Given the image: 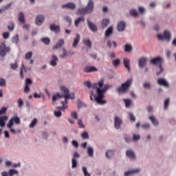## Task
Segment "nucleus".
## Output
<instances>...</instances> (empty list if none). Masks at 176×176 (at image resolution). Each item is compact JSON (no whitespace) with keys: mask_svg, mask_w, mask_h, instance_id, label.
<instances>
[{"mask_svg":"<svg viewBox=\"0 0 176 176\" xmlns=\"http://www.w3.org/2000/svg\"><path fill=\"white\" fill-rule=\"evenodd\" d=\"M61 91H63V94H60V92H57L56 95L52 96V101L56 102L58 98H65V100H74L75 98V93L69 94V89L67 88L65 86L60 87Z\"/></svg>","mask_w":176,"mask_h":176,"instance_id":"f257e3e1","label":"nucleus"},{"mask_svg":"<svg viewBox=\"0 0 176 176\" xmlns=\"http://www.w3.org/2000/svg\"><path fill=\"white\" fill-rule=\"evenodd\" d=\"M109 87H112V86L105 85L102 89L97 88V96H95V101L98 104H100V105H105L107 104V101L104 100V97H105L104 94Z\"/></svg>","mask_w":176,"mask_h":176,"instance_id":"f03ea898","label":"nucleus"},{"mask_svg":"<svg viewBox=\"0 0 176 176\" xmlns=\"http://www.w3.org/2000/svg\"><path fill=\"white\" fill-rule=\"evenodd\" d=\"M133 83V78L128 79L125 82L122 83L117 89L116 91L118 94H124L127 93Z\"/></svg>","mask_w":176,"mask_h":176,"instance_id":"7ed1b4c3","label":"nucleus"},{"mask_svg":"<svg viewBox=\"0 0 176 176\" xmlns=\"http://www.w3.org/2000/svg\"><path fill=\"white\" fill-rule=\"evenodd\" d=\"M163 58L160 56H157L156 58H153V59L151 60L150 64H152L153 65H159L160 70L157 72V76L162 74L163 72V67H162V64H163Z\"/></svg>","mask_w":176,"mask_h":176,"instance_id":"20e7f679","label":"nucleus"},{"mask_svg":"<svg viewBox=\"0 0 176 176\" xmlns=\"http://www.w3.org/2000/svg\"><path fill=\"white\" fill-rule=\"evenodd\" d=\"M21 122V121L20 120V118L17 116L11 118L7 124V127L9 129L10 133H12V134H16V130L12 127H13L14 123H15V124H20Z\"/></svg>","mask_w":176,"mask_h":176,"instance_id":"39448f33","label":"nucleus"},{"mask_svg":"<svg viewBox=\"0 0 176 176\" xmlns=\"http://www.w3.org/2000/svg\"><path fill=\"white\" fill-rule=\"evenodd\" d=\"M10 47L6 46L5 43H1L0 44V57L5 58L6 54L10 53Z\"/></svg>","mask_w":176,"mask_h":176,"instance_id":"423d86ee","label":"nucleus"},{"mask_svg":"<svg viewBox=\"0 0 176 176\" xmlns=\"http://www.w3.org/2000/svg\"><path fill=\"white\" fill-rule=\"evenodd\" d=\"M157 38L160 41H163V39H166L168 42H170V39H171V32L168 30H165L164 32V34H157Z\"/></svg>","mask_w":176,"mask_h":176,"instance_id":"0eeeda50","label":"nucleus"},{"mask_svg":"<svg viewBox=\"0 0 176 176\" xmlns=\"http://www.w3.org/2000/svg\"><path fill=\"white\" fill-rule=\"evenodd\" d=\"M79 157H80V154H79L78 151H74L72 159V168H76V167H78V161H76V160L79 159Z\"/></svg>","mask_w":176,"mask_h":176,"instance_id":"6e6552de","label":"nucleus"},{"mask_svg":"<svg viewBox=\"0 0 176 176\" xmlns=\"http://www.w3.org/2000/svg\"><path fill=\"white\" fill-rule=\"evenodd\" d=\"M122 124H123V120H122V118H119V116H116L114 117V127H115V129H116V130L120 129Z\"/></svg>","mask_w":176,"mask_h":176,"instance_id":"1a4fd4ad","label":"nucleus"},{"mask_svg":"<svg viewBox=\"0 0 176 176\" xmlns=\"http://www.w3.org/2000/svg\"><path fill=\"white\" fill-rule=\"evenodd\" d=\"M87 26L89 27V29L92 32H97L98 31V28H97V25L94 24L93 22L90 21V19H87Z\"/></svg>","mask_w":176,"mask_h":176,"instance_id":"9d476101","label":"nucleus"},{"mask_svg":"<svg viewBox=\"0 0 176 176\" xmlns=\"http://www.w3.org/2000/svg\"><path fill=\"white\" fill-rule=\"evenodd\" d=\"M45 15H42V14L37 15L36 16V20H35L36 25H38V26L42 25V24H43V23L45 22Z\"/></svg>","mask_w":176,"mask_h":176,"instance_id":"9b49d317","label":"nucleus"},{"mask_svg":"<svg viewBox=\"0 0 176 176\" xmlns=\"http://www.w3.org/2000/svg\"><path fill=\"white\" fill-rule=\"evenodd\" d=\"M85 8L88 11L89 14L93 13V10H94V1L93 0H89Z\"/></svg>","mask_w":176,"mask_h":176,"instance_id":"f8f14e48","label":"nucleus"},{"mask_svg":"<svg viewBox=\"0 0 176 176\" xmlns=\"http://www.w3.org/2000/svg\"><path fill=\"white\" fill-rule=\"evenodd\" d=\"M50 31H52V32H55V34H60V32H61L60 25H56V24H51L50 25Z\"/></svg>","mask_w":176,"mask_h":176,"instance_id":"ddd939ff","label":"nucleus"},{"mask_svg":"<svg viewBox=\"0 0 176 176\" xmlns=\"http://www.w3.org/2000/svg\"><path fill=\"white\" fill-rule=\"evenodd\" d=\"M23 71L24 72H25V74H27V71H31V67L25 68V66H24V63L21 64V68L19 74L21 79H24V74L23 73Z\"/></svg>","mask_w":176,"mask_h":176,"instance_id":"4468645a","label":"nucleus"},{"mask_svg":"<svg viewBox=\"0 0 176 176\" xmlns=\"http://www.w3.org/2000/svg\"><path fill=\"white\" fill-rule=\"evenodd\" d=\"M98 69L94 66H87L84 68V72L86 74H90V72H97Z\"/></svg>","mask_w":176,"mask_h":176,"instance_id":"2eb2a0df","label":"nucleus"},{"mask_svg":"<svg viewBox=\"0 0 176 176\" xmlns=\"http://www.w3.org/2000/svg\"><path fill=\"white\" fill-rule=\"evenodd\" d=\"M63 9H70L71 10H75L76 9V5L74 3H67L62 6Z\"/></svg>","mask_w":176,"mask_h":176,"instance_id":"dca6fc26","label":"nucleus"},{"mask_svg":"<svg viewBox=\"0 0 176 176\" xmlns=\"http://www.w3.org/2000/svg\"><path fill=\"white\" fill-rule=\"evenodd\" d=\"M13 5V2H11L8 4H6V6L1 7L0 8V14H2L3 13H5L6 10H9L12 8V6Z\"/></svg>","mask_w":176,"mask_h":176,"instance_id":"f3484780","label":"nucleus"},{"mask_svg":"<svg viewBox=\"0 0 176 176\" xmlns=\"http://www.w3.org/2000/svg\"><path fill=\"white\" fill-rule=\"evenodd\" d=\"M157 83L160 86H164V87H170V85L168 84V82H167V80H166V79H164V78H158Z\"/></svg>","mask_w":176,"mask_h":176,"instance_id":"a211bd4d","label":"nucleus"},{"mask_svg":"<svg viewBox=\"0 0 176 176\" xmlns=\"http://www.w3.org/2000/svg\"><path fill=\"white\" fill-rule=\"evenodd\" d=\"M65 43V41H64V39L60 38L58 40V41L56 43V44L53 47L54 50H57L58 49H60V47H62L63 45Z\"/></svg>","mask_w":176,"mask_h":176,"instance_id":"6ab92c4d","label":"nucleus"},{"mask_svg":"<svg viewBox=\"0 0 176 176\" xmlns=\"http://www.w3.org/2000/svg\"><path fill=\"white\" fill-rule=\"evenodd\" d=\"M146 63H148V58L146 57H142L139 59V66L140 68H143L146 65Z\"/></svg>","mask_w":176,"mask_h":176,"instance_id":"aec40b11","label":"nucleus"},{"mask_svg":"<svg viewBox=\"0 0 176 176\" xmlns=\"http://www.w3.org/2000/svg\"><path fill=\"white\" fill-rule=\"evenodd\" d=\"M125 28L126 23H124V21H120V23H118L117 25V30L119 32H122V31L125 30Z\"/></svg>","mask_w":176,"mask_h":176,"instance_id":"412c9836","label":"nucleus"},{"mask_svg":"<svg viewBox=\"0 0 176 176\" xmlns=\"http://www.w3.org/2000/svg\"><path fill=\"white\" fill-rule=\"evenodd\" d=\"M52 59L50 60V65L52 67H56L57 66V61H58V58H57V56L56 55H52Z\"/></svg>","mask_w":176,"mask_h":176,"instance_id":"4be33fe9","label":"nucleus"},{"mask_svg":"<svg viewBox=\"0 0 176 176\" xmlns=\"http://www.w3.org/2000/svg\"><path fill=\"white\" fill-rule=\"evenodd\" d=\"M8 120V116L0 117V127H5L6 121Z\"/></svg>","mask_w":176,"mask_h":176,"instance_id":"5701e85b","label":"nucleus"},{"mask_svg":"<svg viewBox=\"0 0 176 176\" xmlns=\"http://www.w3.org/2000/svg\"><path fill=\"white\" fill-rule=\"evenodd\" d=\"M80 41V36L79 34H76V38H74V42L72 44V47L74 49L76 48V47L78 46V43H79Z\"/></svg>","mask_w":176,"mask_h":176,"instance_id":"b1692460","label":"nucleus"},{"mask_svg":"<svg viewBox=\"0 0 176 176\" xmlns=\"http://www.w3.org/2000/svg\"><path fill=\"white\" fill-rule=\"evenodd\" d=\"M87 155L89 157H94V148L92 146H89L87 149Z\"/></svg>","mask_w":176,"mask_h":176,"instance_id":"393cba45","label":"nucleus"},{"mask_svg":"<svg viewBox=\"0 0 176 176\" xmlns=\"http://www.w3.org/2000/svg\"><path fill=\"white\" fill-rule=\"evenodd\" d=\"M18 20L19 23H21V24L25 23L24 12H19L18 14Z\"/></svg>","mask_w":176,"mask_h":176,"instance_id":"a878e982","label":"nucleus"},{"mask_svg":"<svg viewBox=\"0 0 176 176\" xmlns=\"http://www.w3.org/2000/svg\"><path fill=\"white\" fill-rule=\"evenodd\" d=\"M112 32H113V28L111 26L106 30L104 36L106 38H109Z\"/></svg>","mask_w":176,"mask_h":176,"instance_id":"bb28decb","label":"nucleus"},{"mask_svg":"<svg viewBox=\"0 0 176 176\" xmlns=\"http://www.w3.org/2000/svg\"><path fill=\"white\" fill-rule=\"evenodd\" d=\"M109 25V19H103L101 21L102 28H107V26Z\"/></svg>","mask_w":176,"mask_h":176,"instance_id":"cd10ccee","label":"nucleus"},{"mask_svg":"<svg viewBox=\"0 0 176 176\" xmlns=\"http://www.w3.org/2000/svg\"><path fill=\"white\" fill-rule=\"evenodd\" d=\"M85 21V17L83 16H79L77 19L75 20L74 21V25L76 27H78L80 23H83Z\"/></svg>","mask_w":176,"mask_h":176,"instance_id":"c85d7f7f","label":"nucleus"},{"mask_svg":"<svg viewBox=\"0 0 176 176\" xmlns=\"http://www.w3.org/2000/svg\"><path fill=\"white\" fill-rule=\"evenodd\" d=\"M149 120L153 123V124H154V126H159V121H157L155 116H150Z\"/></svg>","mask_w":176,"mask_h":176,"instance_id":"c756f323","label":"nucleus"},{"mask_svg":"<svg viewBox=\"0 0 176 176\" xmlns=\"http://www.w3.org/2000/svg\"><path fill=\"white\" fill-rule=\"evenodd\" d=\"M77 12L81 16H83V15L86 14L87 13H89V12L87 11L86 7L85 8H78Z\"/></svg>","mask_w":176,"mask_h":176,"instance_id":"7c9ffc66","label":"nucleus"},{"mask_svg":"<svg viewBox=\"0 0 176 176\" xmlns=\"http://www.w3.org/2000/svg\"><path fill=\"white\" fill-rule=\"evenodd\" d=\"M123 64L125 67V68H126L128 69V71H129L130 69V60H129L127 58H124L123 60Z\"/></svg>","mask_w":176,"mask_h":176,"instance_id":"2f4dec72","label":"nucleus"},{"mask_svg":"<svg viewBox=\"0 0 176 176\" xmlns=\"http://www.w3.org/2000/svg\"><path fill=\"white\" fill-rule=\"evenodd\" d=\"M77 124L79 129H86V126L85 125V124H83V120H82V119H78Z\"/></svg>","mask_w":176,"mask_h":176,"instance_id":"473e14b6","label":"nucleus"},{"mask_svg":"<svg viewBox=\"0 0 176 176\" xmlns=\"http://www.w3.org/2000/svg\"><path fill=\"white\" fill-rule=\"evenodd\" d=\"M114 153H114L113 150H109L106 152V154H105L106 157L107 159H111V157H112V156H113Z\"/></svg>","mask_w":176,"mask_h":176,"instance_id":"72a5a7b5","label":"nucleus"},{"mask_svg":"<svg viewBox=\"0 0 176 176\" xmlns=\"http://www.w3.org/2000/svg\"><path fill=\"white\" fill-rule=\"evenodd\" d=\"M37 123H38V119L34 118L33 120H32V122H30L29 127L30 129H32V128L35 127V126H36Z\"/></svg>","mask_w":176,"mask_h":176,"instance_id":"f704fd0d","label":"nucleus"},{"mask_svg":"<svg viewBox=\"0 0 176 176\" xmlns=\"http://www.w3.org/2000/svg\"><path fill=\"white\" fill-rule=\"evenodd\" d=\"M64 19L69 23L68 27H71V25H72V19L71 16L66 15L64 16Z\"/></svg>","mask_w":176,"mask_h":176,"instance_id":"c9c22d12","label":"nucleus"},{"mask_svg":"<svg viewBox=\"0 0 176 176\" xmlns=\"http://www.w3.org/2000/svg\"><path fill=\"white\" fill-rule=\"evenodd\" d=\"M41 42H42L43 43H44L46 45H50V38H49L47 37L43 38L41 39Z\"/></svg>","mask_w":176,"mask_h":176,"instance_id":"e433bc0d","label":"nucleus"},{"mask_svg":"<svg viewBox=\"0 0 176 176\" xmlns=\"http://www.w3.org/2000/svg\"><path fill=\"white\" fill-rule=\"evenodd\" d=\"M82 170L84 176H91V174H90L87 171V168L86 166H82Z\"/></svg>","mask_w":176,"mask_h":176,"instance_id":"4c0bfd02","label":"nucleus"},{"mask_svg":"<svg viewBox=\"0 0 176 176\" xmlns=\"http://www.w3.org/2000/svg\"><path fill=\"white\" fill-rule=\"evenodd\" d=\"M17 174H19V171L15 169H10L8 171L9 176H13Z\"/></svg>","mask_w":176,"mask_h":176,"instance_id":"58836bf2","label":"nucleus"},{"mask_svg":"<svg viewBox=\"0 0 176 176\" xmlns=\"http://www.w3.org/2000/svg\"><path fill=\"white\" fill-rule=\"evenodd\" d=\"M123 101L125 104L126 108H130V106L131 105V100H130V99H123Z\"/></svg>","mask_w":176,"mask_h":176,"instance_id":"ea45409f","label":"nucleus"},{"mask_svg":"<svg viewBox=\"0 0 176 176\" xmlns=\"http://www.w3.org/2000/svg\"><path fill=\"white\" fill-rule=\"evenodd\" d=\"M83 43L85 45V46H87V47L88 49H91V41H90L89 39L84 40L83 41Z\"/></svg>","mask_w":176,"mask_h":176,"instance_id":"a19ab883","label":"nucleus"},{"mask_svg":"<svg viewBox=\"0 0 176 176\" xmlns=\"http://www.w3.org/2000/svg\"><path fill=\"white\" fill-rule=\"evenodd\" d=\"M12 43H15V45H19V34L12 38Z\"/></svg>","mask_w":176,"mask_h":176,"instance_id":"79ce46f5","label":"nucleus"},{"mask_svg":"<svg viewBox=\"0 0 176 176\" xmlns=\"http://www.w3.org/2000/svg\"><path fill=\"white\" fill-rule=\"evenodd\" d=\"M81 138L82 140H89V133L87 131H84L81 133Z\"/></svg>","mask_w":176,"mask_h":176,"instance_id":"37998d69","label":"nucleus"},{"mask_svg":"<svg viewBox=\"0 0 176 176\" xmlns=\"http://www.w3.org/2000/svg\"><path fill=\"white\" fill-rule=\"evenodd\" d=\"M126 156L129 159H133V151L132 150H127L126 151Z\"/></svg>","mask_w":176,"mask_h":176,"instance_id":"c03bdc74","label":"nucleus"},{"mask_svg":"<svg viewBox=\"0 0 176 176\" xmlns=\"http://www.w3.org/2000/svg\"><path fill=\"white\" fill-rule=\"evenodd\" d=\"M60 104H62V107H59V109H67V106H65V104H68V99H65V102L62 101L60 102Z\"/></svg>","mask_w":176,"mask_h":176,"instance_id":"a18cd8bd","label":"nucleus"},{"mask_svg":"<svg viewBox=\"0 0 176 176\" xmlns=\"http://www.w3.org/2000/svg\"><path fill=\"white\" fill-rule=\"evenodd\" d=\"M124 139L125 140V142H126L127 144H130V142H131L132 141L131 138L129 135H125L124 136Z\"/></svg>","mask_w":176,"mask_h":176,"instance_id":"49530a36","label":"nucleus"},{"mask_svg":"<svg viewBox=\"0 0 176 176\" xmlns=\"http://www.w3.org/2000/svg\"><path fill=\"white\" fill-rule=\"evenodd\" d=\"M131 51V45H129V44H126L124 46V52L126 53H129Z\"/></svg>","mask_w":176,"mask_h":176,"instance_id":"de8ad7c7","label":"nucleus"},{"mask_svg":"<svg viewBox=\"0 0 176 176\" xmlns=\"http://www.w3.org/2000/svg\"><path fill=\"white\" fill-rule=\"evenodd\" d=\"M23 105H24V101L22 98H19L18 100V108H23Z\"/></svg>","mask_w":176,"mask_h":176,"instance_id":"09e8293b","label":"nucleus"},{"mask_svg":"<svg viewBox=\"0 0 176 176\" xmlns=\"http://www.w3.org/2000/svg\"><path fill=\"white\" fill-rule=\"evenodd\" d=\"M77 104H78V108L79 109L83 108V107H86V104L83 102L80 101V100H78Z\"/></svg>","mask_w":176,"mask_h":176,"instance_id":"8fccbe9b","label":"nucleus"},{"mask_svg":"<svg viewBox=\"0 0 176 176\" xmlns=\"http://www.w3.org/2000/svg\"><path fill=\"white\" fill-rule=\"evenodd\" d=\"M67 56H68L67 50H65V48H63V54L60 56V58H65V57H67Z\"/></svg>","mask_w":176,"mask_h":176,"instance_id":"3c124183","label":"nucleus"},{"mask_svg":"<svg viewBox=\"0 0 176 176\" xmlns=\"http://www.w3.org/2000/svg\"><path fill=\"white\" fill-rule=\"evenodd\" d=\"M11 69H13L15 71L16 68H19V65L17 64V62H15L14 63L10 64Z\"/></svg>","mask_w":176,"mask_h":176,"instance_id":"603ef678","label":"nucleus"},{"mask_svg":"<svg viewBox=\"0 0 176 176\" xmlns=\"http://www.w3.org/2000/svg\"><path fill=\"white\" fill-rule=\"evenodd\" d=\"M31 57H32V52H29L26 53L25 55V60H30V58H31Z\"/></svg>","mask_w":176,"mask_h":176,"instance_id":"864d4df0","label":"nucleus"},{"mask_svg":"<svg viewBox=\"0 0 176 176\" xmlns=\"http://www.w3.org/2000/svg\"><path fill=\"white\" fill-rule=\"evenodd\" d=\"M54 115L56 116V118H61L63 113H61L60 111H55Z\"/></svg>","mask_w":176,"mask_h":176,"instance_id":"5fc2aeb1","label":"nucleus"},{"mask_svg":"<svg viewBox=\"0 0 176 176\" xmlns=\"http://www.w3.org/2000/svg\"><path fill=\"white\" fill-rule=\"evenodd\" d=\"M168 105H170L169 98L166 99L164 102V109H167V108H168Z\"/></svg>","mask_w":176,"mask_h":176,"instance_id":"6e6d98bb","label":"nucleus"},{"mask_svg":"<svg viewBox=\"0 0 176 176\" xmlns=\"http://www.w3.org/2000/svg\"><path fill=\"white\" fill-rule=\"evenodd\" d=\"M98 89H101L102 86H104V78H102L100 81L98 82Z\"/></svg>","mask_w":176,"mask_h":176,"instance_id":"4d7b16f0","label":"nucleus"},{"mask_svg":"<svg viewBox=\"0 0 176 176\" xmlns=\"http://www.w3.org/2000/svg\"><path fill=\"white\" fill-rule=\"evenodd\" d=\"M124 176H131L133 175V170H129L127 171H125L124 173Z\"/></svg>","mask_w":176,"mask_h":176,"instance_id":"13d9d810","label":"nucleus"},{"mask_svg":"<svg viewBox=\"0 0 176 176\" xmlns=\"http://www.w3.org/2000/svg\"><path fill=\"white\" fill-rule=\"evenodd\" d=\"M71 116L72 118H73V119H75L78 120V113L76 111H73L72 113H71Z\"/></svg>","mask_w":176,"mask_h":176,"instance_id":"bf43d9fd","label":"nucleus"},{"mask_svg":"<svg viewBox=\"0 0 176 176\" xmlns=\"http://www.w3.org/2000/svg\"><path fill=\"white\" fill-rule=\"evenodd\" d=\"M6 111H8V108L6 107H2L1 109H0V115H3V113H6Z\"/></svg>","mask_w":176,"mask_h":176,"instance_id":"052dcab7","label":"nucleus"},{"mask_svg":"<svg viewBox=\"0 0 176 176\" xmlns=\"http://www.w3.org/2000/svg\"><path fill=\"white\" fill-rule=\"evenodd\" d=\"M25 85L27 86H30V85H32V80L31 78H26Z\"/></svg>","mask_w":176,"mask_h":176,"instance_id":"680f3d73","label":"nucleus"},{"mask_svg":"<svg viewBox=\"0 0 176 176\" xmlns=\"http://www.w3.org/2000/svg\"><path fill=\"white\" fill-rule=\"evenodd\" d=\"M6 85V80L5 78H0V87L5 86Z\"/></svg>","mask_w":176,"mask_h":176,"instance_id":"e2e57ef3","label":"nucleus"},{"mask_svg":"<svg viewBox=\"0 0 176 176\" xmlns=\"http://www.w3.org/2000/svg\"><path fill=\"white\" fill-rule=\"evenodd\" d=\"M42 135L44 140H47V138L49 137V134L46 131L42 132Z\"/></svg>","mask_w":176,"mask_h":176,"instance_id":"0e129e2a","label":"nucleus"},{"mask_svg":"<svg viewBox=\"0 0 176 176\" xmlns=\"http://www.w3.org/2000/svg\"><path fill=\"white\" fill-rule=\"evenodd\" d=\"M72 145H73V146L75 148H78V146H79V143H78V141L76 140H72Z\"/></svg>","mask_w":176,"mask_h":176,"instance_id":"69168bd1","label":"nucleus"},{"mask_svg":"<svg viewBox=\"0 0 176 176\" xmlns=\"http://www.w3.org/2000/svg\"><path fill=\"white\" fill-rule=\"evenodd\" d=\"M9 32H3V39H9Z\"/></svg>","mask_w":176,"mask_h":176,"instance_id":"338daca9","label":"nucleus"},{"mask_svg":"<svg viewBox=\"0 0 176 176\" xmlns=\"http://www.w3.org/2000/svg\"><path fill=\"white\" fill-rule=\"evenodd\" d=\"M140 135H133V141H138L140 140Z\"/></svg>","mask_w":176,"mask_h":176,"instance_id":"774afa93","label":"nucleus"}]
</instances>
